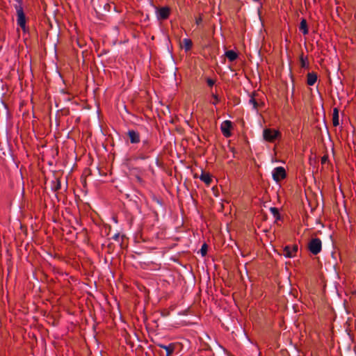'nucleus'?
<instances>
[{
    "label": "nucleus",
    "instance_id": "10",
    "mask_svg": "<svg viewBox=\"0 0 356 356\" xmlns=\"http://www.w3.org/2000/svg\"><path fill=\"white\" fill-rule=\"evenodd\" d=\"M170 8L168 7H162L158 10V18L165 19L169 17Z\"/></svg>",
    "mask_w": 356,
    "mask_h": 356
},
{
    "label": "nucleus",
    "instance_id": "26",
    "mask_svg": "<svg viewBox=\"0 0 356 356\" xmlns=\"http://www.w3.org/2000/svg\"><path fill=\"white\" fill-rule=\"evenodd\" d=\"M120 236V234L119 233H117L115 234L113 236V238L115 241H118V238Z\"/></svg>",
    "mask_w": 356,
    "mask_h": 356
},
{
    "label": "nucleus",
    "instance_id": "5",
    "mask_svg": "<svg viewBox=\"0 0 356 356\" xmlns=\"http://www.w3.org/2000/svg\"><path fill=\"white\" fill-rule=\"evenodd\" d=\"M273 179L275 181L279 182L286 177L284 168L280 166L275 168L272 171Z\"/></svg>",
    "mask_w": 356,
    "mask_h": 356
},
{
    "label": "nucleus",
    "instance_id": "25",
    "mask_svg": "<svg viewBox=\"0 0 356 356\" xmlns=\"http://www.w3.org/2000/svg\"><path fill=\"white\" fill-rule=\"evenodd\" d=\"M202 22V17H199L198 18L196 19V24L198 25L200 24H201Z\"/></svg>",
    "mask_w": 356,
    "mask_h": 356
},
{
    "label": "nucleus",
    "instance_id": "11",
    "mask_svg": "<svg viewBox=\"0 0 356 356\" xmlns=\"http://www.w3.org/2000/svg\"><path fill=\"white\" fill-rule=\"evenodd\" d=\"M317 81V74L315 72H309L307 76V83L313 86Z\"/></svg>",
    "mask_w": 356,
    "mask_h": 356
},
{
    "label": "nucleus",
    "instance_id": "18",
    "mask_svg": "<svg viewBox=\"0 0 356 356\" xmlns=\"http://www.w3.org/2000/svg\"><path fill=\"white\" fill-rule=\"evenodd\" d=\"M270 211L275 218L278 219L280 218L279 211L277 208L270 207Z\"/></svg>",
    "mask_w": 356,
    "mask_h": 356
},
{
    "label": "nucleus",
    "instance_id": "2",
    "mask_svg": "<svg viewBox=\"0 0 356 356\" xmlns=\"http://www.w3.org/2000/svg\"><path fill=\"white\" fill-rule=\"evenodd\" d=\"M153 148L148 139L143 140L142 145L138 152V159L145 160L149 157V154L153 152Z\"/></svg>",
    "mask_w": 356,
    "mask_h": 356
},
{
    "label": "nucleus",
    "instance_id": "16",
    "mask_svg": "<svg viewBox=\"0 0 356 356\" xmlns=\"http://www.w3.org/2000/svg\"><path fill=\"white\" fill-rule=\"evenodd\" d=\"M200 179L206 184L209 185L211 182V177L209 174L202 172L200 175Z\"/></svg>",
    "mask_w": 356,
    "mask_h": 356
},
{
    "label": "nucleus",
    "instance_id": "12",
    "mask_svg": "<svg viewBox=\"0 0 356 356\" xmlns=\"http://www.w3.org/2000/svg\"><path fill=\"white\" fill-rule=\"evenodd\" d=\"M182 45L186 51H189L193 45V42L191 39L184 38L182 40Z\"/></svg>",
    "mask_w": 356,
    "mask_h": 356
},
{
    "label": "nucleus",
    "instance_id": "19",
    "mask_svg": "<svg viewBox=\"0 0 356 356\" xmlns=\"http://www.w3.org/2000/svg\"><path fill=\"white\" fill-rule=\"evenodd\" d=\"M211 96L213 98V101L211 102V104L216 105L220 102L218 96L216 94H212Z\"/></svg>",
    "mask_w": 356,
    "mask_h": 356
},
{
    "label": "nucleus",
    "instance_id": "22",
    "mask_svg": "<svg viewBox=\"0 0 356 356\" xmlns=\"http://www.w3.org/2000/svg\"><path fill=\"white\" fill-rule=\"evenodd\" d=\"M207 83L209 86L212 87L215 84V81L211 79H210V78H208L207 79Z\"/></svg>",
    "mask_w": 356,
    "mask_h": 356
},
{
    "label": "nucleus",
    "instance_id": "7",
    "mask_svg": "<svg viewBox=\"0 0 356 356\" xmlns=\"http://www.w3.org/2000/svg\"><path fill=\"white\" fill-rule=\"evenodd\" d=\"M232 128V122L229 120H225L221 123L220 130L223 136L226 138L232 136L231 129Z\"/></svg>",
    "mask_w": 356,
    "mask_h": 356
},
{
    "label": "nucleus",
    "instance_id": "4",
    "mask_svg": "<svg viewBox=\"0 0 356 356\" xmlns=\"http://www.w3.org/2000/svg\"><path fill=\"white\" fill-rule=\"evenodd\" d=\"M322 249V243L318 238H312L309 243V250L313 254H318Z\"/></svg>",
    "mask_w": 356,
    "mask_h": 356
},
{
    "label": "nucleus",
    "instance_id": "1",
    "mask_svg": "<svg viewBox=\"0 0 356 356\" xmlns=\"http://www.w3.org/2000/svg\"><path fill=\"white\" fill-rule=\"evenodd\" d=\"M17 13V24L22 29L24 33L29 31V29L26 26V16L23 10L22 5L19 3L15 6Z\"/></svg>",
    "mask_w": 356,
    "mask_h": 356
},
{
    "label": "nucleus",
    "instance_id": "14",
    "mask_svg": "<svg viewBox=\"0 0 356 356\" xmlns=\"http://www.w3.org/2000/svg\"><path fill=\"white\" fill-rule=\"evenodd\" d=\"M300 31L303 33V35H307L308 33V29L307 21L305 19H302L300 24Z\"/></svg>",
    "mask_w": 356,
    "mask_h": 356
},
{
    "label": "nucleus",
    "instance_id": "21",
    "mask_svg": "<svg viewBox=\"0 0 356 356\" xmlns=\"http://www.w3.org/2000/svg\"><path fill=\"white\" fill-rule=\"evenodd\" d=\"M60 188V182L59 180L56 181L55 186H54V191H57Z\"/></svg>",
    "mask_w": 356,
    "mask_h": 356
},
{
    "label": "nucleus",
    "instance_id": "15",
    "mask_svg": "<svg viewBox=\"0 0 356 356\" xmlns=\"http://www.w3.org/2000/svg\"><path fill=\"white\" fill-rule=\"evenodd\" d=\"M332 124L334 127H337L339 124V112L337 108H334L332 113Z\"/></svg>",
    "mask_w": 356,
    "mask_h": 356
},
{
    "label": "nucleus",
    "instance_id": "20",
    "mask_svg": "<svg viewBox=\"0 0 356 356\" xmlns=\"http://www.w3.org/2000/svg\"><path fill=\"white\" fill-rule=\"evenodd\" d=\"M200 252H201V254L202 256H204L206 254H207V244H203L202 245V248L200 249Z\"/></svg>",
    "mask_w": 356,
    "mask_h": 356
},
{
    "label": "nucleus",
    "instance_id": "13",
    "mask_svg": "<svg viewBox=\"0 0 356 356\" xmlns=\"http://www.w3.org/2000/svg\"><path fill=\"white\" fill-rule=\"evenodd\" d=\"M225 56L230 61L235 60L238 57L237 53L233 50L227 51L225 52Z\"/></svg>",
    "mask_w": 356,
    "mask_h": 356
},
{
    "label": "nucleus",
    "instance_id": "6",
    "mask_svg": "<svg viewBox=\"0 0 356 356\" xmlns=\"http://www.w3.org/2000/svg\"><path fill=\"white\" fill-rule=\"evenodd\" d=\"M298 248L297 245H286L283 249L282 254L286 258H293L296 257Z\"/></svg>",
    "mask_w": 356,
    "mask_h": 356
},
{
    "label": "nucleus",
    "instance_id": "8",
    "mask_svg": "<svg viewBox=\"0 0 356 356\" xmlns=\"http://www.w3.org/2000/svg\"><path fill=\"white\" fill-rule=\"evenodd\" d=\"M127 135L129 138L130 143L132 144H137L140 141L139 133L133 129L129 130Z\"/></svg>",
    "mask_w": 356,
    "mask_h": 356
},
{
    "label": "nucleus",
    "instance_id": "24",
    "mask_svg": "<svg viewBox=\"0 0 356 356\" xmlns=\"http://www.w3.org/2000/svg\"><path fill=\"white\" fill-rule=\"evenodd\" d=\"M328 160V157L327 156H323L322 158H321V163L322 164H325Z\"/></svg>",
    "mask_w": 356,
    "mask_h": 356
},
{
    "label": "nucleus",
    "instance_id": "9",
    "mask_svg": "<svg viewBox=\"0 0 356 356\" xmlns=\"http://www.w3.org/2000/svg\"><path fill=\"white\" fill-rule=\"evenodd\" d=\"M156 346L166 351V356H171L175 348V345L173 343H171L169 345H164L158 343H156Z\"/></svg>",
    "mask_w": 356,
    "mask_h": 356
},
{
    "label": "nucleus",
    "instance_id": "23",
    "mask_svg": "<svg viewBox=\"0 0 356 356\" xmlns=\"http://www.w3.org/2000/svg\"><path fill=\"white\" fill-rule=\"evenodd\" d=\"M300 62H301V66L302 67H305L307 65L306 60L303 58H300Z\"/></svg>",
    "mask_w": 356,
    "mask_h": 356
},
{
    "label": "nucleus",
    "instance_id": "3",
    "mask_svg": "<svg viewBox=\"0 0 356 356\" xmlns=\"http://www.w3.org/2000/svg\"><path fill=\"white\" fill-rule=\"evenodd\" d=\"M264 139L270 143H273L276 139L281 137V133L275 129H265L263 131Z\"/></svg>",
    "mask_w": 356,
    "mask_h": 356
},
{
    "label": "nucleus",
    "instance_id": "17",
    "mask_svg": "<svg viewBox=\"0 0 356 356\" xmlns=\"http://www.w3.org/2000/svg\"><path fill=\"white\" fill-rule=\"evenodd\" d=\"M249 104L252 105L253 109H254L256 111L257 110L259 104L257 103V102L256 101V99L254 98V93H252L250 96V98L249 99Z\"/></svg>",
    "mask_w": 356,
    "mask_h": 356
}]
</instances>
